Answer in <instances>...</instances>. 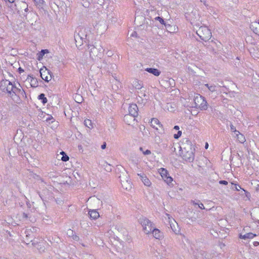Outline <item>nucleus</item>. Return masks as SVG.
Wrapping results in <instances>:
<instances>
[{"mask_svg": "<svg viewBox=\"0 0 259 259\" xmlns=\"http://www.w3.org/2000/svg\"><path fill=\"white\" fill-rule=\"evenodd\" d=\"M32 244L39 251H44L45 242L43 240H41V241L39 242L34 241L32 243Z\"/></svg>", "mask_w": 259, "mask_h": 259, "instance_id": "nucleus-15", "label": "nucleus"}, {"mask_svg": "<svg viewBox=\"0 0 259 259\" xmlns=\"http://www.w3.org/2000/svg\"><path fill=\"white\" fill-rule=\"evenodd\" d=\"M8 1L11 3L14 2L15 0H8Z\"/></svg>", "mask_w": 259, "mask_h": 259, "instance_id": "nucleus-48", "label": "nucleus"}, {"mask_svg": "<svg viewBox=\"0 0 259 259\" xmlns=\"http://www.w3.org/2000/svg\"><path fill=\"white\" fill-rule=\"evenodd\" d=\"M163 180L168 185H172L173 179L169 176L168 171L164 168H160L158 170Z\"/></svg>", "mask_w": 259, "mask_h": 259, "instance_id": "nucleus-7", "label": "nucleus"}, {"mask_svg": "<svg viewBox=\"0 0 259 259\" xmlns=\"http://www.w3.org/2000/svg\"><path fill=\"white\" fill-rule=\"evenodd\" d=\"M82 31H85V29H83V30H81L79 33V35L80 36V37L81 39L83 38V36L81 35V33L82 32Z\"/></svg>", "mask_w": 259, "mask_h": 259, "instance_id": "nucleus-41", "label": "nucleus"}, {"mask_svg": "<svg viewBox=\"0 0 259 259\" xmlns=\"http://www.w3.org/2000/svg\"><path fill=\"white\" fill-rule=\"evenodd\" d=\"M107 54L109 56H111L113 54H112V52H110V51H108L107 53Z\"/></svg>", "mask_w": 259, "mask_h": 259, "instance_id": "nucleus-44", "label": "nucleus"}, {"mask_svg": "<svg viewBox=\"0 0 259 259\" xmlns=\"http://www.w3.org/2000/svg\"><path fill=\"white\" fill-rule=\"evenodd\" d=\"M104 168L107 171L110 172L112 170L111 165L107 163L104 164Z\"/></svg>", "mask_w": 259, "mask_h": 259, "instance_id": "nucleus-28", "label": "nucleus"}, {"mask_svg": "<svg viewBox=\"0 0 259 259\" xmlns=\"http://www.w3.org/2000/svg\"><path fill=\"white\" fill-rule=\"evenodd\" d=\"M92 24L94 28L97 30H101L105 27V21L101 18H98V16L96 17L95 15H94V18H93Z\"/></svg>", "mask_w": 259, "mask_h": 259, "instance_id": "nucleus-8", "label": "nucleus"}, {"mask_svg": "<svg viewBox=\"0 0 259 259\" xmlns=\"http://www.w3.org/2000/svg\"><path fill=\"white\" fill-rule=\"evenodd\" d=\"M19 87L21 88L19 84V87H17L12 82L6 79L2 80L0 83L1 90L4 92L7 93L13 100L16 102H19V96L25 97L24 91L19 88Z\"/></svg>", "mask_w": 259, "mask_h": 259, "instance_id": "nucleus-1", "label": "nucleus"}, {"mask_svg": "<svg viewBox=\"0 0 259 259\" xmlns=\"http://www.w3.org/2000/svg\"><path fill=\"white\" fill-rule=\"evenodd\" d=\"M140 223L142 226L144 232L146 234H151L152 231L155 227L152 222L146 218H142L140 219Z\"/></svg>", "mask_w": 259, "mask_h": 259, "instance_id": "nucleus-5", "label": "nucleus"}, {"mask_svg": "<svg viewBox=\"0 0 259 259\" xmlns=\"http://www.w3.org/2000/svg\"><path fill=\"white\" fill-rule=\"evenodd\" d=\"M198 207L200 209H205L204 205L202 203H200L198 204Z\"/></svg>", "mask_w": 259, "mask_h": 259, "instance_id": "nucleus-40", "label": "nucleus"}, {"mask_svg": "<svg viewBox=\"0 0 259 259\" xmlns=\"http://www.w3.org/2000/svg\"><path fill=\"white\" fill-rule=\"evenodd\" d=\"M60 154H61V155H62L63 156V155H64L65 154V152H63V151H62V152L60 153Z\"/></svg>", "mask_w": 259, "mask_h": 259, "instance_id": "nucleus-49", "label": "nucleus"}, {"mask_svg": "<svg viewBox=\"0 0 259 259\" xmlns=\"http://www.w3.org/2000/svg\"><path fill=\"white\" fill-rule=\"evenodd\" d=\"M179 126H178V125H176L174 126V129L176 130H179Z\"/></svg>", "mask_w": 259, "mask_h": 259, "instance_id": "nucleus-45", "label": "nucleus"}, {"mask_svg": "<svg viewBox=\"0 0 259 259\" xmlns=\"http://www.w3.org/2000/svg\"><path fill=\"white\" fill-rule=\"evenodd\" d=\"M166 215L167 216L169 223H171L173 221H175L169 214H166Z\"/></svg>", "mask_w": 259, "mask_h": 259, "instance_id": "nucleus-35", "label": "nucleus"}, {"mask_svg": "<svg viewBox=\"0 0 259 259\" xmlns=\"http://www.w3.org/2000/svg\"><path fill=\"white\" fill-rule=\"evenodd\" d=\"M150 123L151 126L157 131L158 133H162L163 132V126L158 119L152 118Z\"/></svg>", "mask_w": 259, "mask_h": 259, "instance_id": "nucleus-9", "label": "nucleus"}, {"mask_svg": "<svg viewBox=\"0 0 259 259\" xmlns=\"http://www.w3.org/2000/svg\"><path fill=\"white\" fill-rule=\"evenodd\" d=\"M84 0H82V6L85 8H88L89 7V2H83Z\"/></svg>", "mask_w": 259, "mask_h": 259, "instance_id": "nucleus-36", "label": "nucleus"}, {"mask_svg": "<svg viewBox=\"0 0 259 259\" xmlns=\"http://www.w3.org/2000/svg\"><path fill=\"white\" fill-rule=\"evenodd\" d=\"M194 150L191 142L188 139H184L180 145L179 155L183 160L192 162L194 159Z\"/></svg>", "mask_w": 259, "mask_h": 259, "instance_id": "nucleus-2", "label": "nucleus"}, {"mask_svg": "<svg viewBox=\"0 0 259 259\" xmlns=\"http://www.w3.org/2000/svg\"><path fill=\"white\" fill-rule=\"evenodd\" d=\"M189 101L192 102L190 104L186 105L187 107L190 108H196L200 110H206L208 108L207 102L204 98L198 94H195L193 97V99H189Z\"/></svg>", "mask_w": 259, "mask_h": 259, "instance_id": "nucleus-3", "label": "nucleus"}, {"mask_svg": "<svg viewBox=\"0 0 259 259\" xmlns=\"http://www.w3.org/2000/svg\"><path fill=\"white\" fill-rule=\"evenodd\" d=\"M151 233L152 234L153 236L157 239H160L163 237V233L159 229H156L155 227L152 231Z\"/></svg>", "mask_w": 259, "mask_h": 259, "instance_id": "nucleus-16", "label": "nucleus"}, {"mask_svg": "<svg viewBox=\"0 0 259 259\" xmlns=\"http://www.w3.org/2000/svg\"><path fill=\"white\" fill-rule=\"evenodd\" d=\"M204 86L206 87L208 90L211 92H215L217 91V87L216 85L210 84H205Z\"/></svg>", "mask_w": 259, "mask_h": 259, "instance_id": "nucleus-23", "label": "nucleus"}, {"mask_svg": "<svg viewBox=\"0 0 259 259\" xmlns=\"http://www.w3.org/2000/svg\"><path fill=\"white\" fill-rule=\"evenodd\" d=\"M253 244L254 246H257L259 245V242L258 241H254Z\"/></svg>", "mask_w": 259, "mask_h": 259, "instance_id": "nucleus-42", "label": "nucleus"}, {"mask_svg": "<svg viewBox=\"0 0 259 259\" xmlns=\"http://www.w3.org/2000/svg\"><path fill=\"white\" fill-rule=\"evenodd\" d=\"M106 144L105 143H104L103 145H101V148L102 149H104L106 148Z\"/></svg>", "mask_w": 259, "mask_h": 259, "instance_id": "nucleus-43", "label": "nucleus"}, {"mask_svg": "<svg viewBox=\"0 0 259 259\" xmlns=\"http://www.w3.org/2000/svg\"><path fill=\"white\" fill-rule=\"evenodd\" d=\"M89 51L90 57L93 60L101 59L103 56L104 49L101 46H90Z\"/></svg>", "mask_w": 259, "mask_h": 259, "instance_id": "nucleus-4", "label": "nucleus"}, {"mask_svg": "<svg viewBox=\"0 0 259 259\" xmlns=\"http://www.w3.org/2000/svg\"><path fill=\"white\" fill-rule=\"evenodd\" d=\"M28 231H26V237H28Z\"/></svg>", "mask_w": 259, "mask_h": 259, "instance_id": "nucleus-52", "label": "nucleus"}, {"mask_svg": "<svg viewBox=\"0 0 259 259\" xmlns=\"http://www.w3.org/2000/svg\"><path fill=\"white\" fill-rule=\"evenodd\" d=\"M84 124L86 127H88L89 129H92L94 127L93 124L90 119H85L84 121Z\"/></svg>", "mask_w": 259, "mask_h": 259, "instance_id": "nucleus-24", "label": "nucleus"}, {"mask_svg": "<svg viewBox=\"0 0 259 259\" xmlns=\"http://www.w3.org/2000/svg\"><path fill=\"white\" fill-rule=\"evenodd\" d=\"M46 53H48V51L47 50H41L38 57V60H40V57L42 58Z\"/></svg>", "mask_w": 259, "mask_h": 259, "instance_id": "nucleus-29", "label": "nucleus"}, {"mask_svg": "<svg viewBox=\"0 0 259 259\" xmlns=\"http://www.w3.org/2000/svg\"><path fill=\"white\" fill-rule=\"evenodd\" d=\"M71 237L72 238L75 240V241H78L79 239V238L78 236H77L75 233L73 234L72 236H71Z\"/></svg>", "mask_w": 259, "mask_h": 259, "instance_id": "nucleus-32", "label": "nucleus"}, {"mask_svg": "<svg viewBox=\"0 0 259 259\" xmlns=\"http://www.w3.org/2000/svg\"><path fill=\"white\" fill-rule=\"evenodd\" d=\"M251 28L255 34L259 35L258 22H253L251 25Z\"/></svg>", "mask_w": 259, "mask_h": 259, "instance_id": "nucleus-20", "label": "nucleus"}, {"mask_svg": "<svg viewBox=\"0 0 259 259\" xmlns=\"http://www.w3.org/2000/svg\"><path fill=\"white\" fill-rule=\"evenodd\" d=\"M25 83L26 85L27 86V84L30 85V87L35 88L38 86V81L35 78L33 77L30 75H28L25 81Z\"/></svg>", "mask_w": 259, "mask_h": 259, "instance_id": "nucleus-12", "label": "nucleus"}, {"mask_svg": "<svg viewBox=\"0 0 259 259\" xmlns=\"http://www.w3.org/2000/svg\"><path fill=\"white\" fill-rule=\"evenodd\" d=\"M155 19L156 20H158L161 24H164V21L163 19L162 18H161V17H157Z\"/></svg>", "mask_w": 259, "mask_h": 259, "instance_id": "nucleus-37", "label": "nucleus"}, {"mask_svg": "<svg viewBox=\"0 0 259 259\" xmlns=\"http://www.w3.org/2000/svg\"><path fill=\"white\" fill-rule=\"evenodd\" d=\"M138 176L140 179L141 181L146 187H150L152 185V183L149 179L147 177L146 174L143 172L137 174Z\"/></svg>", "mask_w": 259, "mask_h": 259, "instance_id": "nucleus-10", "label": "nucleus"}, {"mask_svg": "<svg viewBox=\"0 0 259 259\" xmlns=\"http://www.w3.org/2000/svg\"><path fill=\"white\" fill-rule=\"evenodd\" d=\"M256 236V234L251 232L247 233L244 234H243L242 233H240L239 235V238L241 239L246 240L247 239H252Z\"/></svg>", "mask_w": 259, "mask_h": 259, "instance_id": "nucleus-14", "label": "nucleus"}, {"mask_svg": "<svg viewBox=\"0 0 259 259\" xmlns=\"http://www.w3.org/2000/svg\"><path fill=\"white\" fill-rule=\"evenodd\" d=\"M208 147V144L207 143H206L205 145V148L207 149Z\"/></svg>", "mask_w": 259, "mask_h": 259, "instance_id": "nucleus-47", "label": "nucleus"}, {"mask_svg": "<svg viewBox=\"0 0 259 259\" xmlns=\"http://www.w3.org/2000/svg\"><path fill=\"white\" fill-rule=\"evenodd\" d=\"M235 137L237 138V140L241 143H244L246 140L245 137L243 134H241L239 132H237L236 134H235Z\"/></svg>", "mask_w": 259, "mask_h": 259, "instance_id": "nucleus-21", "label": "nucleus"}, {"mask_svg": "<svg viewBox=\"0 0 259 259\" xmlns=\"http://www.w3.org/2000/svg\"><path fill=\"white\" fill-rule=\"evenodd\" d=\"M40 74L42 79L47 82H49L52 79V75L50 74L49 71L47 69H41L40 70Z\"/></svg>", "mask_w": 259, "mask_h": 259, "instance_id": "nucleus-11", "label": "nucleus"}, {"mask_svg": "<svg viewBox=\"0 0 259 259\" xmlns=\"http://www.w3.org/2000/svg\"><path fill=\"white\" fill-rule=\"evenodd\" d=\"M139 150L145 155H150L151 153V152L150 150H148V149L144 150V148L143 147H140Z\"/></svg>", "mask_w": 259, "mask_h": 259, "instance_id": "nucleus-26", "label": "nucleus"}, {"mask_svg": "<svg viewBox=\"0 0 259 259\" xmlns=\"http://www.w3.org/2000/svg\"><path fill=\"white\" fill-rule=\"evenodd\" d=\"M145 70L147 72H148L150 73H151L153 74L154 75L156 76H158L160 74L161 72L157 69L156 68H147Z\"/></svg>", "mask_w": 259, "mask_h": 259, "instance_id": "nucleus-19", "label": "nucleus"}, {"mask_svg": "<svg viewBox=\"0 0 259 259\" xmlns=\"http://www.w3.org/2000/svg\"><path fill=\"white\" fill-rule=\"evenodd\" d=\"M133 86L137 90H140L142 88V82L138 80H134L132 83Z\"/></svg>", "mask_w": 259, "mask_h": 259, "instance_id": "nucleus-22", "label": "nucleus"}, {"mask_svg": "<svg viewBox=\"0 0 259 259\" xmlns=\"http://www.w3.org/2000/svg\"><path fill=\"white\" fill-rule=\"evenodd\" d=\"M219 183L220 184H223V185H227L228 184V182L226 181H224V180H222V181H219Z\"/></svg>", "mask_w": 259, "mask_h": 259, "instance_id": "nucleus-39", "label": "nucleus"}, {"mask_svg": "<svg viewBox=\"0 0 259 259\" xmlns=\"http://www.w3.org/2000/svg\"><path fill=\"white\" fill-rule=\"evenodd\" d=\"M123 120L126 123L130 125L134 122L135 120V117L130 114L125 115L124 116Z\"/></svg>", "mask_w": 259, "mask_h": 259, "instance_id": "nucleus-17", "label": "nucleus"}, {"mask_svg": "<svg viewBox=\"0 0 259 259\" xmlns=\"http://www.w3.org/2000/svg\"><path fill=\"white\" fill-rule=\"evenodd\" d=\"M171 229L175 232L177 231L178 224L176 221H173L171 223H169Z\"/></svg>", "mask_w": 259, "mask_h": 259, "instance_id": "nucleus-25", "label": "nucleus"}, {"mask_svg": "<svg viewBox=\"0 0 259 259\" xmlns=\"http://www.w3.org/2000/svg\"><path fill=\"white\" fill-rule=\"evenodd\" d=\"M230 128H231V131H232V132H234L235 134H236L237 133V132H239V131H237V130H236L235 127L234 125H231L230 126Z\"/></svg>", "mask_w": 259, "mask_h": 259, "instance_id": "nucleus-33", "label": "nucleus"}, {"mask_svg": "<svg viewBox=\"0 0 259 259\" xmlns=\"http://www.w3.org/2000/svg\"><path fill=\"white\" fill-rule=\"evenodd\" d=\"M138 108L136 104H132L128 107L129 114L132 115L135 117L138 115Z\"/></svg>", "mask_w": 259, "mask_h": 259, "instance_id": "nucleus-13", "label": "nucleus"}, {"mask_svg": "<svg viewBox=\"0 0 259 259\" xmlns=\"http://www.w3.org/2000/svg\"><path fill=\"white\" fill-rule=\"evenodd\" d=\"M36 3H40L42 0H33Z\"/></svg>", "mask_w": 259, "mask_h": 259, "instance_id": "nucleus-46", "label": "nucleus"}, {"mask_svg": "<svg viewBox=\"0 0 259 259\" xmlns=\"http://www.w3.org/2000/svg\"><path fill=\"white\" fill-rule=\"evenodd\" d=\"M235 190L237 191H239L240 189H242L241 187L238 185L235 184Z\"/></svg>", "mask_w": 259, "mask_h": 259, "instance_id": "nucleus-38", "label": "nucleus"}, {"mask_svg": "<svg viewBox=\"0 0 259 259\" xmlns=\"http://www.w3.org/2000/svg\"><path fill=\"white\" fill-rule=\"evenodd\" d=\"M61 160L63 161H67L69 160V157L66 154H65L62 157Z\"/></svg>", "mask_w": 259, "mask_h": 259, "instance_id": "nucleus-31", "label": "nucleus"}, {"mask_svg": "<svg viewBox=\"0 0 259 259\" xmlns=\"http://www.w3.org/2000/svg\"><path fill=\"white\" fill-rule=\"evenodd\" d=\"M39 99L42 100V102L45 104L47 102V99L45 97V95L44 94H41L39 95Z\"/></svg>", "mask_w": 259, "mask_h": 259, "instance_id": "nucleus-27", "label": "nucleus"}, {"mask_svg": "<svg viewBox=\"0 0 259 259\" xmlns=\"http://www.w3.org/2000/svg\"><path fill=\"white\" fill-rule=\"evenodd\" d=\"M181 135H182V132L180 131H179L177 134H174V137L175 139H177L181 136Z\"/></svg>", "mask_w": 259, "mask_h": 259, "instance_id": "nucleus-30", "label": "nucleus"}, {"mask_svg": "<svg viewBox=\"0 0 259 259\" xmlns=\"http://www.w3.org/2000/svg\"><path fill=\"white\" fill-rule=\"evenodd\" d=\"M67 234L69 237H71V236L74 234V232L72 230L69 229L67 230Z\"/></svg>", "mask_w": 259, "mask_h": 259, "instance_id": "nucleus-34", "label": "nucleus"}, {"mask_svg": "<svg viewBox=\"0 0 259 259\" xmlns=\"http://www.w3.org/2000/svg\"><path fill=\"white\" fill-rule=\"evenodd\" d=\"M196 33L200 38L204 41L208 40L211 37V32L206 26L200 27Z\"/></svg>", "mask_w": 259, "mask_h": 259, "instance_id": "nucleus-6", "label": "nucleus"}, {"mask_svg": "<svg viewBox=\"0 0 259 259\" xmlns=\"http://www.w3.org/2000/svg\"><path fill=\"white\" fill-rule=\"evenodd\" d=\"M89 214L90 216V218L94 220H96L100 217L99 212L95 209L90 210L89 211Z\"/></svg>", "mask_w": 259, "mask_h": 259, "instance_id": "nucleus-18", "label": "nucleus"}, {"mask_svg": "<svg viewBox=\"0 0 259 259\" xmlns=\"http://www.w3.org/2000/svg\"><path fill=\"white\" fill-rule=\"evenodd\" d=\"M83 2H89L90 3V2L89 1V0H84Z\"/></svg>", "mask_w": 259, "mask_h": 259, "instance_id": "nucleus-51", "label": "nucleus"}, {"mask_svg": "<svg viewBox=\"0 0 259 259\" xmlns=\"http://www.w3.org/2000/svg\"><path fill=\"white\" fill-rule=\"evenodd\" d=\"M192 203H193V205H198V203H196V202H194V201H193Z\"/></svg>", "mask_w": 259, "mask_h": 259, "instance_id": "nucleus-50", "label": "nucleus"}]
</instances>
